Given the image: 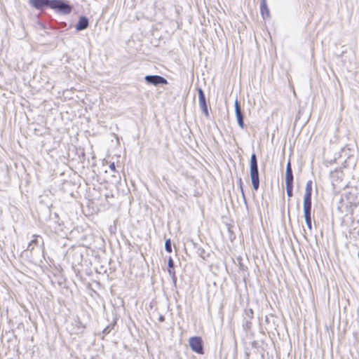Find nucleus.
<instances>
[{"instance_id": "nucleus-20", "label": "nucleus", "mask_w": 359, "mask_h": 359, "mask_svg": "<svg viewBox=\"0 0 359 359\" xmlns=\"http://www.w3.org/2000/svg\"><path fill=\"white\" fill-rule=\"evenodd\" d=\"M168 269H174V262L171 257L169 258L168 262Z\"/></svg>"}, {"instance_id": "nucleus-4", "label": "nucleus", "mask_w": 359, "mask_h": 359, "mask_svg": "<svg viewBox=\"0 0 359 359\" xmlns=\"http://www.w3.org/2000/svg\"><path fill=\"white\" fill-rule=\"evenodd\" d=\"M144 80L148 84L155 86L168 83V81L164 77L159 75H147L144 77Z\"/></svg>"}, {"instance_id": "nucleus-6", "label": "nucleus", "mask_w": 359, "mask_h": 359, "mask_svg": "<svg viewBox=\"0 0 359 359\" xmlns=\"http://www.w3.org/2000/svg\"><path fill=\"white\" fill-rule=\"evenodd\" d=\"M198 100H199V106L205 114V116L208 118L209 117V112L208 109V105L206 103V99L205 96V93L202 88H198Z\"/></svg>"}, {"instance_id": "nucleus-8", "label": "nucleus", "mask_w": 359, "mask_h": 359, "mask_svg": "<svg viewBox=\"0 0 359 359\" xmlns=\"http://www.w3.org/2000/svg\"><path fill=\"white\" fill-rule=\"evenodd\" d=\"M89 25V20L87 17L86 16H81L79 18V21L75 25V29L77 31H82L86 29Z\"/></svg>"}, {"instance_id": "nucleus-18", "label": "nucleus", "mask_w": 359, "mask_h": 359, "mask_svg": "<svg viewBox=\"0 0 359 359\" xmlns=\"http://www.w3.org/2000/svg\"><path fill=\"white\" fill-rule=\"evenodd\" d=\"M234 107H235V113L236 114H237L238 112H242L238 100H235Z\"/></svg>"}, {"instance_id": "nucleus-1", "label": "nucleus", "mask_w": 359, "mask_h": 359, "mask_svg": "<svg viewBox=\"0 0 359 359\" xmlns=\"http://www.w3.org/2000/svg\"><path fill=\"white\" fill-rule=\"evenodd\" d=\"M250 175L253 189L257 191L259 187V177L257 156L253 153L250 160Z\"/></svg>"}, {"instance_id": "nucleus-5", "label": "nucleus", "mask_w": 359, "mask_h": 359, "mask_svg": "<svg viewBox=\"0 0 359 359\" xmlns=\"http://www.w3.org/2000/svg\"><path fill=\"white\" fill-rule=\"evenodd\" d=\"M253 311L252 309H245L243 314V327L245 331H248L252 327V319L253 318Z\"/></svg>"}, {"instance_id": "nucleus-14", "label": "nucleus", "mask_w": 359, "mask_h": 359, "mask_svg": "<svg viewBox=\"0 0 359 359\" xmlns=\"http://www.w3.org/2000/svg\"><path fill=\"white\" fill-rule=\"evenodd\" d=\"M236 119L238 126L243 129L244 128L245 123H244V116L242 112H238L236 114Z\"/></svg>"}, {"instance_id": "nucleus-10", "label": "nucleus", "mask_w": 359, "mask_h": 359, "mask_svg": "<svg viewBox=\"0 0 359 359\" xmlns=\"http://www.w3.org/2000/svg\"><path fill=\"white\" fill-rule=\"evenodd\" d=\"M304 219L311 217V201L304 200Z\"/></svg>"}, {"instance_id": "nucleus-16", "label": "nucleus", "mask_w": 359, "mask_h": 359, "mask_svg": "<svg viewBox=\"0 0 359 359\" xmlns=\"http://www.w3.org/2000/svg\"><path fill=\"white\" fill-rule=\"evenodd\" d=\"M165 250L168 252H172V245H171V241L170 239H167L165 242Z\"/></svg>"}, {"instance_id": "nucleus-3", "label": "nucleus", "mask_w": 359, "mask_h": 359, "mask_svg": "<svg viewBox=\"0 0 359 359\" xmlns=\"http://www.w3.org/2000/svg\"><path fill=\"white\" fill-rule=\"evenodd\" d=\"M189 344L193 351L198 354H203V345L202 339L200 337H190Z\"/></svg>"}, {"instance_id": "nucleus-12", "label": "nucleus", "mask_w": 359, "mask_h": 359, "mask_svg": "<svg viewBox=\"0 0 359 359\" xmlns=\"http://www.w3.org/2000/svg\"><path fill=\"white\" fill-rule=\"evenodd\" d=\"M41 239V238L37 235H33V239L28 243L27 250L32 251L35 246L39 244V239Z\"/></svg>"}, {"instance_id": "nucleus-19", "label": "nucleus", "mask_w": 359, "mask_h": 359, "mask_svg": "<svg viewBox=\"0 0 359 359\" xmlns=\"http://www.w3.org/2000/svg\"><path fill=\"white\" fill-rule=\"evenodd\" d=\"M306 222V224L308 227V229L311 231L312 229V222H311V217L304 219Z\"/></svg>"}, {"instance_id": "nucleus-24", "label": "nucleus", "mask_w": 359, "mask_h": 359, "mask_svg": "<svg viewBox=\"0 0 359 359\" xmlns=\"http://www.w3.org/2000/svg\"><path fill=\"white\" fill-rule=\"evenodd\" d=\"M158 320H159L160 322H163V321L165 320V317H164L163 316L161 315V316H159V318H158Z\"/></svg>"}, {"instance_id": "nucleus-15", "label": "nucleus", "mask_w": 359, "mask_h": 359, "mask_svg": "<svg viewBox=\"0 0 359 359\" xmlns=\"http://www.w3.org/2000/svg\"><path fill=\"white\" fill-rule=\"evenodd\" d=\"M286 184V192L287 195L289 198H291L293 196V183L292 184Z\"/></svg>"}, {"instance_id": "nucleus-17", "label": "nucleus", "mask_w": 359, "mask_h": 359, "mask_svg": "<svg viewBox=\"0 0 359 359\" xmlns=\"http://www.w3.org/2000/svg\"><path fill=\"white\" fill-rule=\"evenodd\" d=\"M238 184H239V187H240V189H241L242 197H243V198L244 200V202L246 203V198H245V194H244V191H243V182H242V179L241 177L238 180Z\"/></svg>"}, {"instance_id": "nucleus-13", "label": "nucleus", "mask_w": 359, "mask_h": 359, "mask_svg": "<svg viewBox=\"0 0 359 359\" xmlns=\"http://www.w3.org/2000/svg\"><path fill=\"white\" fill-rule=\"evenodd\" d=\"M260 11L263 18L269 17V10L266 5V1H262L260 4Z\"/></svg>"}, {"instance_id": "nucleus-2", "label": "nucleus", "mask_w": 359, "mask_h": 359, "mask_svg": "<svg viewBox=\"0 0 359 359\" xmlns=\"http://www.w3.org/2000/svg\"><path fill=\"white\" fill-rule=\"evenodd\" d=\"M49 8L60 15H68L72 6L65 0H50Z\"/></svg>"}, {"instance_id": "nucleus-23", "label": "nucleus", "mask_w": 359, "mask_h": 359, "mask_svg": "<svg viewBox=\"0 0 359 359\" xmlns=\"http://www.w3.org/2000/svg\"><path fill=\"white\" fill-rule=\"evenodd\" d=\"M109 168L112 170V171H116V168H115V164L114 163H112L110 164L109 165Z\"/></svg>"}, {"instance_id": "nucleus-22", "label": "nucleus", "mask_w": 359, "mask_h": 359, "mask_svg": "<svg viewBox=\"0 0 359 359\" xmlns=\"http://www.w3.org/2000/svg\"><path fill=\"white\" fill-rule=\"evenodd\" d=\"M173 269H168V273H169L170 274H172V275H173V280H174V282L175 283V282H176V278H175V273H174V271H172V270H173Z\"/></svg>"}, {"instance_id": "nucleus-11", "label": "nucleus", "mask_w": 359, "mask_h": 359, "mask_svg": "<svg viewBox=\"0 0 359 359\" xmlns=\"http://www.w3.org/2000/svg\"><path fill=\"white\" fill-rule=\"evenodd\" d=\"M311 195H312V181L309 180L306 184L304 200L311 201Z\"/></svg>"}, {"instance_id": "nucleus-9", "label": "nucleus", "mask_w": 359, "mask_h": 359, "mask_svg": "<svg viewBox=\"0 0 359 359\" xmlns=\"http://www.w3.org/2000/svg\"><path fill=\"white\" fill-rule=\"evenodd\" d=\"M293 173L292 169L291 167V163L290 161L287 162L286 165V171H285V184H292L293 183Z\"/></svg>"}, {"instance_id": "nucleus-21", "label": "nucleus", "mask_w": 359, "mask_h": 359, "mask_svg": "<svg viewBox=\"0 0 359 359\" xmlns=\"http://www.w3.org/2000/svg\"><path fill=\"white\" fill-rule=\"evenodd\" d=\"M111 331V327L110 326H107L104 330H103V333L105 334H107L110 332Z\"/></svg>"}, {"instance_id": "nucleus-7", "label": "nucleus", "mask_w": 359, "mask_h": 359, "mask_svg": "<svg viewBox=\"0 0 359 359\" xmlns=\"http://www.w3.org/2000/svg\"><path fill=\"white\" fill-rule=\"evenodd\" d=\"M29 4L36 9L43 11L49 8L50 0H29Z\"/></svg>"}]
</instances>
